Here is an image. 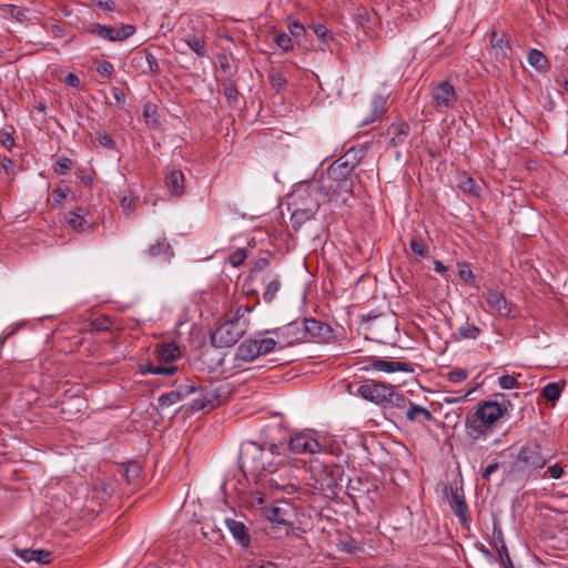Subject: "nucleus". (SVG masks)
Returning a JSON list of instances; mask_svg holds the SVG:
<instances>
[{"instance_id":"nucleus-1","label":"nucleus","mask_w":568,"mask_h":568,"mask_svg":"<svg viewBox=\"0 0 568 568\" xmlns=\"http://www.w3.org/2000/svg\"><path fill=\"white\" fill-rule=\"evenodd\" d=\"M276 445L264 448L254 442L244 443L240 452V466L244 475L254 479L274 475L282 464Z\"/></svg>"},{"instance_id":"nucleus-2","label":"nucleus","mask_w":568,"mask_h":568,"mask_svg":"<svg viewBox=\"0 0 568 568\" xmlns=\"http://www.w3.org/2000/svg\"><path fill=\"white\" fill-rule=\"evenodd\" d=\"M507 408L495 400L478 404L477 408L467 413L465 417L466 435L471 442L487 436L491 427L498 422Z\"/></svg>"},{"instance_id":"nucleus-3","label":"nucleus","mask_w":568,"mask_h":568,"mask_svg":"<svg viewBox=\"0 0 568 568\" xmlns=\"http://www.w3.org/2000/svg\"><path fill=\"white\" fill-rule=\"evenodd\" d=\"M252 312L250 306L237 307L234 316L226 320L211 335V343L215 347L233 346L246 332L250 321L247 314Z\"/></svg>"},{"instance_id":"nucleus-4","label":"nucleus","mask_w":568,"mask_h":568,"mask_svg":"<svg viewBox=\"0 0 568 568\" xmlns=\"http://www.w3.org/2000/svg\"><path fill=\"white\" fill-rule=\"evenodd\" d=\"M318 194L320 187L312 184L301 185L295 190V197L306 200L307 207L301 206L298 201L290 203L293 206L291 222L294 230H298L306 221L314 217L320 209Z\"/></svg>"},{"instance_id":"nucleus-5","label":"nucleus","mask_w":568,"mask_h":568,"mask_svg":"<svg viewBox=\"0 0 568 568\" xmlns=\"http://www.w3.org/2000/svg\"><path fill=\"white\" fill-rule=\"evenodd\" d=\"M329 333L331 328L327 324L314 318L292 322L281 331V334L288 338L287 344L307 342L314 337L326 336Z\"/></svg>"},{"instance_id":"nucleus-6","label":"nucleus","mask_w":568,"mask_h":568,"mask_svg":"<svg viewBox=\"0 0 568 568\" xmlns=\"http://www.w3.org/2000/svg\"><path fill=\"white\" fill-rule=\"evenodd\" d=\"M87 32L106 41L122 42L135 33V27L125 23H121L120 26L92 23L88 26Z\"/></svg>"},{"instance_id":"nucleus-7","label":"nucleus","mask_w":568,"mask_h":568,"mask_svg":"<svg viewBox=\"0 0 568 568\" xmlns=\"http://www.w3.org/2000/svg\"><path fill=\"white\" fill-rule=\"evenodd\" d=\"M546 463L539 446H523L514 466L519 471H535L544 468Z\"/></svg>"},{"instance_id":"nucleus-8","label":"nucleus","mask_w":568,"mask_h":568,"mask_svg":"<svg viewBox=\"0 0 568 568\" xmlns=\"http://www.w3.org/2000/svg\"><path fill=\"white\" fill-rule=\"evenodd\" d=\"M483 296L488 305V312L494 313L503 318H509L514 316L516 306L506 298L504 293L489 288L484 293Z\"/></svg>"},{"instance_id":"nucleus-9","label":"nucleus","mask_w":568,"mask_h":568,"mask_svg":"<svg viewBox=\"0 0 568 568\" xmlns=\"http://www.w3.org/2000/svg\"><path fill=\"white\" fill-rule=\"evenodd\" d=\"M288 449L293 454L314 455L323 450V445L307 432L293 435L288 442Z\"/></svg>"},{"instance_id":"nucleus-10","label":"nucleus","mask_w":568,"mask_h":568,"mask_svg":"<svg viewBox=\"0 0 568 568\" xmlns=\"http://www.w3.org/2000/svg\"><path fill=\"white\" fill-rule=\"evenodd\" d=\"M389 390H392V385L389 384L368 381L358 387L357 395L374 404L383 405L386 403L387 396L390 395Z\"/></svg>"},{"instance_id":"nucleus-11","label":"nucleus","mask_w":568,"mask_h":568,"mask_svg":"<svg viewBox=\"0 0 568 568\" xmlns=\"http://www.w3.org/2000/svg\"><path fill=\"white\" fill-rule=\"evenodd\" d=\"M130 65L140 74L156 75L161 71L156 57L148 49L135 52Z\"/></svg>"},{"instance_id":"nucleus-12","label":"nucleus","mask_w":568,"mask_h":568,"mask_svg":"<svg viewBox=\"0 0 568 568\" xmlns=\"http://www.w3.org/2000/svg\"><path fill=\"white\" fill-rule=\"evenodd\" d=\"M432 98L435 101L436 109L439 111L453 109L457 102L456 90L447 80L439 82L433 88Z\"/></svg>"},{"instance_id":"nucleus-13","label":"nucleus","mask_w":568,"mask_h":568,"mask_svg":"<svg viewBox=\"0 0 568 568\" xmlns=\"http://www.w3.org/2000/svg\"><path fill=\"white\" fill-rule=\"evenodd\" d=\"M320 476L321 478L317 479L318 488L323 491L336 494L337 488L341 487L343 481L344 470L341 466L333 465L331 467H324Z\"/></svg>"},{"instance_id":"nucleus-14","label":"nucleus","mask_w":568,"mask_h":568,"mask_svg":"<svg viewBox=\"0 0 568 568\" xmlns=\"http://www.w3.org/2000/svg\"><path fill=\"white\" fill-rule=\"evenodd\" d=\"M449 490L450 496L448 497V505L460 523L466 524L468 520V507L465 496L458 488L450 487Z\"/></svg>"},{"instance_id":"nucleus-15","label":"nucleus","mask_w":568,"mask_h":568,"mask_svg":"<svg viewBox=\"0 0 568 568\" xmlns=\"http://www.w3.org/2000/svg\"><path fill=\"white\" fill-rule=\"evenodd\" d=\"M265 518L272 524L284 526L287 529L292 523L290 520V506L288 504L274 505L265 509Z\"/></svg>"},{"instance_id":"nucleus-16","label":"nucleus","mask_w":568,"mask_h":568,"mask_svg":"<svg viewBox=\"0 0 568 568\" xmlns=\"http://www.w3.org/2000/svg\"><path fill=\"white\" fill-rule=\"evenodd\" d=\"M369 367L385 373H394V372H404V373H413L414 368L410 364L397 361H386V359H374L371 362Z\"/></svg>"},{"instance_id":"nucleus-17","label":"nucleus","mask_w":568,"mask_h":568,"mask_svg":"<svg viewBox=\"0 0 568 568\" xmlns=\"http://www.w3.org/2000/svg\"><path fill=\"white\" fill-rule=\"evenodd\" d=\"M220 404V396L215 392L207 390L201 392L200 397L195 398L189 406V410L192 413L212 409Z\"/></svg>"},{"instance_id":"nucleus-18","label":"nucleus","mask_w":568,"mask_h":568,"mask_svg":"<svg viewBox=\"0 0 568 568\" xmlns=\"http://www.w3.org/2000/svg\"><path fill=\"white\" fill-rule=\"evenodd\" d=\"M327 189L332 193V200H341L343 203H346L348 197L353 194V181L352 179L337 180L327 185Z\"/></svg>"},{"instance_id":"nucleus-19","label":"nucleus","mask_w":568,"mask_h":568,"mask_svg":"<svg viewBox=\"0 0 568 568\" xmlns=\"http://www.w3.org/2000/svg\"><path fill=\"white\" fill-rule=\"evenodd\" d=\"M225 525H226L227 529L230 530V532L232 534V536L239 541V544L242 547L246 548L250 546L251 537H250L246 526L242 521L227 518L225 520Z\"/></svg>"},{"instance_id":"nucleus-20","label":"nucleus","mask_w":568,"mask_h":568,"mask_svg":"<svg viewBox=\"0 0 568 568\" xmlns=\"http://www.w3.org/2000/svg\"><path fill=\"white\" fill-rule=\"evenodd\" d=\"M258 357L257 344L254 339L244 341L234 352L236 361L250 363Z\"/></svg>"},{"instance_id":"nucleus-21","label":"nucleus","mask_w":568,"mask_h":568,"mask_svg":"<svg viewBox=\"0 0 568 568\" xmlns=\"http://www.w3.org/2000/svg\"><path fill=\"white\" fill-rule=\"evenodd\" d=\"M165 185L172 195L182 196L185 191L183 172L181 170H172L165 176Z\"/></svg>"},{"instance_id":"nucleus-22","label":"nucleus","mask_w":568,"mask_h":568,"mask_svg":"<svg viewBox=\"0 0 568 568\" xmlns=\"http://www.w3.org/2000/svg\"><path fill=\"white\" fill-rule=\"evenodd\" d=\"M354 170L351 169L349 164H345L344 161L337 159L327 169V180L331 182L351 179V174Z\"/></svg>"},{"instance_id":"nucleus-23","label":"nucleus","mask_w":568,"mask_h":568,"mask_svg":"<svg viewBox=\"0 0 568 568\" xmlns=\"http://www.w3.org/2000/svg\"><path fill=\"white\" fill-rule=\"evenodd\" d=\"M409 134V125L406 122H397L393 123L387 129V135L389 138V142L393 145H399L405 142Z\"/></svg>"},{"instance_id":"nucleus-24","label":"nucleus","mask_w":568,"mask_h":568,"mask_svg":"<svg viewBox=\"0 0 568 568\" xmlns=\"http://www.w3.org/2000/svg\"><path fill=\"white\" fill-rule=\"evenodd\" d=\"M386 104L387 101L383 95L374 97L371 102V114L362 120L361 125H368L377 121L386 111Z\"/></svg>"},{"instance_id":"nucleus-25","label":"nucleus","mask_w":568,"mask_h":568,"mask_svg":"<svg viewBox=\"0 0 568 568\" xmlns=\"http://www.w3.org/2000/svg\"><path fill=\"white\" fill-rule=\"evenodd\" d=\"M17 555L27 562L37 561L40 564H49L52 558L50 551L42 549H22L18 550Z\"/></svg>"},{"instance_id":"nucleus-26","label":"nucleus","mask_w":568,"mask_h":568,"mask_svg":"<svg viewBox=\"0 0 568 568\" xmlns=\"http://www.w3.org/2000/svg\"><path fill=\"white\" fill-rule=\"evenodd\" d=\"M406 418L409 422H417L424 425L430 422L434 417L433 414L427 408L414 403H409L408 410L406 412Z\"/></svg>"},{"instance_id":"nucleus-27","label":"nucleus","mask_w":568,"mask_h":568,"mask_svg":"<svg viewBox=\"0 0 568 568\" xmlns=\"http://www.w3.org/2000/svg\"><path fill=\"white\" fill-rule=\"evenodd\" d=\"M146 254L152 258L162 257L166 261L171 258L173 251L166 239H162L155 244L150 245L146 250Z\"/></svg>"},{"instance_id":"nucleus-28","label":"nucleus","mask_w":568,"mask_h":568,"mask_svg":"<svg viewBox=\"0 0 568 568\" xmlns=\"http://www.w3.org/2000/svg\"><path fill=\"white\" fill-rule=\"evenodd\" d=\"M457 186L464 193L475 197H478L481 192L480 185L467 173H463L458 176Z\"/></svg>"},{"instance_id":"nucleus-29","label":"nucleus","mask_w":568,"mask_h":568,"mask_svg":"<svg viewBox=\"0 0 568 568\" xmlns=\"http://www.w3.org/2000/svg\"><path fill=\"white\" fill-rule=\"evenodd\" d=\"M0 17L14 19L18 22H22L27 19L26 10L16 4H0Z\"/></svg>"},{"instance_id":"nucleus-30","label":"nucleus","mask_w":568,"mask_h":568,"mask_svg":"<svg viewBox=\"0 0 568 568\" xmlns=\"http://www.w3.org/2000/svg\"><path fill=\"white\" fill-rule=\"evenodd\" d=\"M366 149L364 146L361 148H351L346 151V153L339 159L344 161L345 164H349L351 169H355L362 159L365 156Z\"/></svg>"},{"instance_id":"nucleus-31","label":"nucleus","mask_w":568,"mask_h":568,"mask_svg":"<svg viewBox=\"0 0 568 568\" xmlns=\"http://www.w3.org/2000/svg\"><path fill=\"white\" fill-rule=\"evenodd\" d=\"M158 356L160 362H174L180 356V348L174 343L164 344L160 347Z\"/></svg>"},{"instance_id":"nucleus-32","label":"nucleus","mask_w":568,"mask_h":568,"mask_svg":"<svg viewBox=\"0 0 568 568\" xmlns=\"http://www.w3.org/2000/svg\"><path fill=\"white\" fill-rule=\"evenodd\" d=\"M82 209H78V211H70L65 214V222L74 231H82L87 224V220L82 215Z\"/></svg>"},{"instance_id":"nucleus-33","label":"nucleus","mask_w":568,"mask_h":568,"mask_svg":"<svg viewBox=\"0 0 568 568\" xmlns=\"http://www.w3.org/2000/svg\"><path fill=\"white\" fill-rule=\"evenodd\" d=\"M528 62L531 67L536 68L538 71H544L548 69V60L546 55L537 50L531 49L528 53Z\"/></svg>"},{"instance_id":"nucleus-34","label":"nucleus","mask_w":568,"mask_h":568,"mask_svg":"<svg viewBox=\"0 0 568 568\" xmlns=\"http://www.w3.org/2000/svg\"><path fill=\"white\" fill-rule=\"evenodd\" d=\"M504 34H498L496 31L491 32V45L496 50L497 58L504 59L509 49L508 42L504 39Z\"/></svg>"},{"instance_id":"nucleus-35","label":"nucleus","mask_w":568,"mask_h":568,"mask_svg":"<svg viewBox=\"0 0 568 568\" xmlns=\"http://www.w3.org/2000/svg\"><path fill=\"white\" fill-rule=\"evenodd\" d=\"M389 396H387L386 403L397 407L405 408L409 403H412L403 393L398 392L395 386L392 385V390H389Z\"/></svg>"},{"instance_id":"nucleus-36","label":"nucleus","mask_w":568,"mask_h":568,"mask_svg":"<svg viewBox=\"0 0 568 568\" xmlns=\"http://www.w3.org/2000/svg\"><path fill=\"white\" fill-rule=\"evenodd\" d=\"M457 332L460 338L475 341L479 337L481 329L475 324L465 323Z\"/></svg>"},{"instance_id":"nucleus-37","label":"nucleus","mask_w":568,"mask_h":568,"mask_svg":"<svg viewBox=\"0 0 568 568\" xmlns=\"http://www.w3.org/2000/svg\"><path fill=\"white\" fill-rule=\"evenodd\" d=\"M409 247L412 252L419 257H426L429 253L428 246L422 236L412 237Z\"/></svg>"},{"instance_id":"nucleus-38","label":"nucleus","mask_w":568,"mask_h":568,"mask_svg":"<svg viewBox=\"0 0 568 568\" xmlns=\"http://www.w3.org/2000/svg\"><path fill=\"white\" fill-rule=\"evenodd\" d=\"M273 42L284 52H288L293 49V42L291 36L284 32L274 31Z\"/></svg>"},{"instance_id":"nucleus-39","label":"nucleus","mask_w":568,"mask_h":568,"mask_svg":"<svg viewBox=\"0 0 568 568\" xmlns=\"http://www.w3.org/2000/svg\"><path fill=\"white\" fill-rule=\"evenodd\" d=\"M184 42L194 51L199 57L206 54L204 49V40L196 36H189L184 39Z\"/></svg>"},{"instance_id":"nucleus-40","label":"nucleus","mask_w":568,"mask_h":568,"mask_svg":"<svg viewBox=\"0 0 568 568\" xmlns=\"http://www.w3.org/2000/svg\"><path fill=\"white\" fill-rule=\"evenodd\" d=\"M178 367L175 365H149L144 372L153 375H168L172 376L176 373Z\"/></svg>"},{"instance_id":"nucleus-41","label":"nucleus","mask_w":568,"mask_h":568,"mask_svg":"<svg viewBox=\"0 0 568 568\" xmlns=\"http://www.w3.org/2000/svg\"><path fill=\"white\" fill-rule=\"evenodd\" d=\"M542 396L549 402H556L559 399L561 388L557 383H548L541 390Z\"/></svg>"},{"instance_id":"nucleus-42","label":"nucleus","mask_w":568,"mask_h":568,"mask_svg":"<svg viewBox=\"0 0 568 568\" xmlns=\"http://www.w3.org/2000/svg\"><path fill=\"white\" fill-rule=\"evenodd\" d=\"M281 288V282L275 278L272 280L265 287V291L263 293V300L266 303H272L277 294V292Z\"/></svg>"},{"instance_id":"nucleus-43","label":"nucleus","mask_w":568,"mask_h":568,"mask_svg":"<svg viewBox=\"0 0 568 568\" xmlns=\"http://www.w3.org/2000/svg\"><path fill=\"white\" fill-rule=\"evenodd\" d=\"M73 165V162L71 159L67 156H60L55 161L54 171L60 175H65L69 173Z\"/></svg>"},{"instance_id":"nucleus-44","label":"nucleus","mask_w":568,"mask_h":568,"mask_svg":"<svg viewBox=\"0 0 568 568\" xmlns=\"http://www.w3.org/2000/svg\"><path fill=\"white\" fill-rule=\"evenodd\" d=\"M257 344L258 356L268 354L276 346V341L273 338L254 339Z\"/></svg>"},{"instance_id":"nucleus-45","label":"nucleus","mask_w":568,"mask_h":568,"mask_svg":"<svg viewBox=\"0 0 568 568\" xmlns=\"http://www.w3.org/2000/svg\"><path fill=\"white\" fill-rule=\"evenodd\" d=\"M97 140L101 144V146H103L105 149L114 150L116 146L115 141L106 132H98Z\"/></svg>"},{"instance_id":"nucleus-46","label":"nucleus","mask_w":568,"mask_h":568,"mask_svg":"<svg viewBox=\"0 0 568 568\" xmlns=\"http://www.w3.org/2000/svg\"><path fill=\"white\" fill-rule=\"evenodd\" d=\"M91 331L103 332L108 331L111 326V321L108 317L95 318L90 322Z\"/></svg>"},{"instance_id":"nucleus-47","label":"nucleus","mask_w":568,"mask_h":568,"mask_svg":"<svg viewBox=\"0 0 568 568\" xmlns=\"http://www.w3.org/2000/svg\"><path fill=\"white\" fill-rule=\"evenodd\" d=\"M246 257L247 255L245 253V250L239 248L230 255L229 261L232 266L239 267L244 263Z\"/></svg>"},{"instance_id":"nucleus-48","label":"nucleus","mask_w":568,"mask_h":568,"mask_svg":"<svg viewBox=\"0 0 568 568\" xmlns=\"http://www.w3.org/2000/svg\"><path fill=\"white\" fill-rule=\"evenodd\" d=\"M268 80L272 84V87L276 88L277 90H282L286 85V78L281 72L273 71L268 75Z\"/></svg>"},{"instance_id":"nucleus-49","label":"nucleus","mask_w":568,"mask_h":568,"mask_svg":"<svg viewBox=\"0 0 568 568\" xmlns=\"http://www.w3.org/2000/svg\"><path fill=\"white\" fill-rule=\"evenodd\" d=\"M200 389L196 383L181 384L176 387L178 393H181V398H185Z\"/></svg>"},{"instance_id":"nucleus-50","label":"nucleus","mask_w":568,"mask_h":568,"mask_svg":"<svg viewBox=\"0 0 568 568\" xmlns=\"http://www.w3.org/2000/svg\"><path fill=\"white\" fill-rule=\"evenodd\" d=\"M97 72L101 77L111 78L114 74V67L111 62L103 60L97 67Z\"/></svg>"},{"instance_id":"nucleus-51","label":"nucleus","mask_w":568,"mask_h":568,"mask_svg":"<svg viewBox=\"0 0 568 568\" xmlns=\"http://www.w3.org/2000/svg\"><path fill=\"white\" fill-rule=\"evenodd\" d=\"M498 384L503 389H514L518 387V382L515 376L503 375L498 379Z\"/></svg>"},{"instance_id":"nucleus-52","label":"nucleus","mask_w":568,"mask_h":568,"mask_svg":"<svg viewBox=\"0 0 568 568\" xmlns=\"http://www.w3.org/2000/svg\"><path fill=\"white\" fill-rule=\"evenodd\" d=\"M288 31L291 38L294 37L298 39L305 34L304 26L296 20L288 22Z\"/></svg>"},{"instance_id":"nucleus-53","label":"nucleus","mask_w":568,"mask_h":568,"mask_svg":"<svg viewBox=\"0 0 568 568\" xmlns=\"http://www.w3.org/2000/svg\"><path fill=\"white\" fill-rule=\"evenodd\" d=\"M247 503L252 506H262L265 503V496L260 490L251 491L247 497Z\"/></svg>"},{"instance_id":"nucleus-54","label":"nucleus","mask_w":568,"mask_h":568,"mask_svg":"<svg viewBox=\"0 0 568 568\" xmlns=\"http://www.w3.org/2000/svg\"><path fill=\"white\" fill-rule=\"evenodd\" d=\"M467 376H468V374L464 369H454V371L448 372V374H447L448 381L452 383H455V384H459V383L464 382L467 378Z\"/></svg>"},{"instance_id":"nucleus-55","label":"nucleus","mask_w":568,"mask_h":568,"mask_svg":"<svg viewBox=\"0 0 568 568\" xmlns=\"http://www.w3.org/2000/svg\"><path fill=\"white\" fill-rule=\"evenodd\" d=\"M224 95L229 100V102L236 103L239 99V91L233 83H230L224 87Z\"/></svg>"},{"instance_id":"nucleus-56","label":"nucleus","mask_w":568,"mask_h":568,"mask_svg":"<svg viewBox=\"0 0 568 568\" xmlns=\"http://www.w3.org/2000/svg\"><path fill=\"white\" fill-rule=\"evenodd\" d=\"M0 142L3 148H6L9 152L14 146V138L13 134L10 132H0Z\"/></svg>"},{"instance_id":"nucleus-57","label":"nucleus","mask_w":568,"mask_h":568,"mask_svg":"<svg viewBox=\"0 0 568 568\" xmlns=\"http://www.w3.org/2000/svg\"><path fill=\"white\" fill-rule=\"evenodd\" d=\"M313 31L316 34V37L323 42H326L327 40L332 39V36L329 34L328 30L323 24H314Z\"/></svg>"},{"instance_id":"nucleus-58","label":"nucleus","mask_w":568,"mask_h":568,"mask_svg":"<svg viewBox=\"0 0 568 568\" xmlns=\"http://www.w3.org/2000/svg\"><path fill=\"white\" fill-rule=\"evenodd\" d=\"M181 393H178L176 389L161 396L160 400L162 402V404H164L165 402H168V404L172 405V404H175L178 403L179 400H181Z\"/></svg>"},{"instance_id":"nucleus-59","label":"nucleus","mask_w":568,"mask_h":568,"mask_svg":"<svg viewBox=\"0 0 568 568\" xmlns=\"http://www.w3.org/2000/svg\"><path fill=\"white\" fill-rule=\"evenodd\" d=\"M547 473L552 479H559L565 474V470L561 465L554 464L548 467Z\"/></svg>"},{"instance_id":"nucleus-60","label":"nucleus","mask_w":568,"mask_h":568,"mask_svg":"<svg viewBox=\"0 0 568 568\" xmlns=\"http://www.w3.org/2000/svg\"><path fill=\"white\" fill-rule=\"evenodd\" d=\"M270 265V261L266 257H261L254 262L253 267L251 268L252 273H258L265 270Z\"/></svg>"},{"instance_id":"nucleus-61","label":"nucleus","mask_w":568,"mask_h":568,"mask_svg":"<svg viewBox=\"0 0 568 568\" xmlns=\"http://www.w3.org/2000/svg\"><path fill=\"white\" fill-rule=\"evenodd\" d=\"M53 194L55 195V199L54 201L57 203H61L63 200H65L68 197V195L71 194V190L70 187H58L53 191Z\"/></svg>"},{"instance_id":"nucleus-62","label":"nucleus","mask_w":568,"mask_h":568,"mask_svg":"<svg viewBox=\"0 0 568 568\" xmlns=\"http://www.w3.org/2000/svg\"><path fill=\"white\" fill-rule=\"evenodd\" d=\"M0 165L6 171L7 174L13 173V161L10 158H7V156L0 158Z\"/></svg>"},{"instance_id":"nucleus-63","label":"nucleus","mask_w":568,"mask_h":568,"mask_svg":"<svg viewBox=\"0 0 568 568\" xmlns=\"http://www.w3.org/2000/svg\"><path fill=\"white\" fill-rule=\"evenodd\" d=\"M64 84L68 85V87H72V88H78L79 84H80V79L77 74L74 73H69L64 80H63Z\"/></svg>"},{"instance_id":"nucleus-64","label":"nucleus","mask_w":568,"mask_h":568,"mask_svg":"<svg viewBox=\"0 0 568 568\" xmlns=\"http://www.w3.org/2000/svg\"><path fill=\"white\" fill-rule=\"evenodd\" d=\"M251 568H280V567L272 561L258 560V561H255Z\"/></svg>"}]
</instances>
